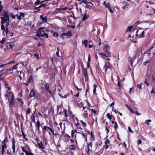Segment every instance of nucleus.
Instances as JSON below:
<instances>
[{
  "mask_svg": "<svg viewBox=\"0 0 155 155\" xmlns=\"http://www.w3.org/2000/svg\"><path fill=\"white\" fill-rule=\"evenodd\" d=\"M1 15L3 16V17H1L0 18L1 19V24H4L8 21L9 20V17L8 12L4 11L1 14Z\"/></svg>",
  "mask_w": 155,
  "mask_h": 155,
  "instance_id": "f257e3e1",
  "label": "nucleus"
},
{
  "mask_svg": "<svg viewBox=\"0 0 155 155\" xmlns=\"http://www.w3.org/2000/svg\"><path fill=\"white\" fill-rule=\"evenodd\" d=\"M110 46L108 45H106L104 47V51L108 55V57H110L111 55L109 51L110 49Z\"/></svg>",
  "mask_w": 155,
  "mask_h": 155,
  "instance_id": "f03ea898",
  "label": "nucleus"
},
{
  "mask_svg": "<svg viewBox=\"0 0 155 155\" xmlns=\"http://www.w3.org/2000/svg\"><path fill=\"white\" fill-rule=\"evenodd\" d=\"M15 143H16V142L14 138H13L12 140V148L13 150V153H16V152L18 150H17L16 151H15Z\"/></svg>",
  "mask_w": 155,
  "mask_h": 155,
  "instance_id": "7ed1b4c3",
  "label": "nucleus"
},
{
  "mask_svg": "<svg viewBox=\"0 0 155 155\" xmlns=\"http://www.w3.org/2000/svg\"><path fill=\"white\" fill-rule=\"evenodd\" d=\"M45 87L46 89V92H48L51 94H52V92L50 90V86L48 83H46L45 84Z\"/></svg>",
  "mask_w": 155,
  "mask_h": 155,
  "instance_id": "20e7f679",
  "label": "nucleus"
},
{
  "mask_svg": "<svg viewBox=\"0 0 155 155\" xmlns=\"http://www.w3.org/2000/svg\"><path fill=\"white\" fill-rule=\"evenodd\" d=\"M44 28V27H42L40 28H39L38 30V33L36 34V36H37L38 37H41V32H43V31H41V29Z\"/></svg>",
  "mask_w": 155,
  "mask_h": 155,
  "instance_id": "39448f33",
  "label": "nucleus"
},
{
  "mask_svg": "<svg viewBox=\"0 0 155 155\" xmlns=\"http://www.w3.org/2000/svg\"><path fill=\"white\" fill-rule=\"evenodd\" d=\"M41 127L42 128V133L43 134H45L46 132L48 131V130H49L50 128L47 126H44L43 127L41 126Z\"/></svg>",
  "mask_w": 155,
  "mask_h": 155,
  "instance_id": "423d86ee",
  "label": "nucleus"
},
{
  "mask_svg": "<svg viewBox=\"0 0 155 155\" xmlns=\"http://www.w3.org/2000/svg\"><path fill=\"white\" fill-rule=\"evenodd\" d=\"M87 68H85L83 70V74L84 75V77L85 79V81H86L87 79L88 78V76L87 75Z\"/></svg>",
  "mask_w": 155,
  "mask_h": 155,
  "instance_id": "0eeeda50",
  "label": "nucleus"
},
{
  "mask_svg": "<svg viewBox=\"0 0 155 155\" xmlns=\"http://www.w3.org/2000/svg\"><path fill=\"white\" fill-rule=\"evenodd\" d=\"M98 54L101 56V57L103 59H105V57H109L108 55H106L104 53L98 52Z\"/></svg>",
  "mask_w": 155,
  "mask_h": 155,
  "instance_id": "6e6552de",
  "label": "nucleus"
},
{
  "mask_svg": "<svg viewBox=\"0 0 155 155\" xmlns=\"http://www.w3.org/2000/svg\"><path fill=\"white\" fill-rule=\"evenodd\" d=\"M105 7L108 8V10L111 13H113L114 12L112 9L109 2L106 5H105Z\"/></svg>",
  "mask_w": 155,
  "mask_h": 155,
  "instance_id": "1a4fd4ad",
  "label": "nucleus"
},
{
  "mask_svg": "<svg viewBox=\"0 0 155 155\" xmlns=\"http://www.w3.org/2000/svg\"><path fill=\"white\" fill-rule=\"evenodd\" d=\"M40 18L42 20L43 22L47 23V19L46 18L47 17L46 16L45 17H43V15H41L40 17Z\"/></svg>",
  "mask_w": 155,
  "mask_h": 155,
  "instance_id": "9d476101",
  "label": "nucleus"
},
{
  "mask_svg": "<svg viewBox=\"0 0 155 155\" xmlns=\"http://www.w3.org/2000/svg\"><path fill=\"white\" fill-rule=\"evenodd\" d=\"M91 58L90 57V54H89L88 61L87 63V68H89L90 67V63L91 62Z\"/></svg>",
  "mask_w": 155,
  "mask_h": 155,
  "instance_id": "9b49d317",
  "label": "nucleus"
},
{
  "mask_svg": "<svg viewBox=\"0 0 155 155\" xmlns=\"http://www.w3.org/2000/svg\"><path fill=\"white\" fill-rule=\"evenodd\" d=\"M35 92L34 91V89H32V91L30 92L29 94V97H35Z\"/></svg>",
  "mask_w": 155,
  "mask_h": 155,
  "instance_id": "f8f14e48",
  "label": "nucleus"
},
{
  "mask_svg": "<svg viewBox=\"0 0 155 155\" xmlns=\"http://www.w3.org/2000/svg\"><path fill=\"white\" fill-rule=\"evenodd\" d=\"M38 144L39 147L42 149H44L45 147L43 146L44 144L42 142H40L38 143Z\"/></svg>",
  "mask_w": 155,
  "mask_h": 155,
  "instance_id": "ddd939ff",
  "label": "nucleus"
},
{
  "mask_svg": "<svg viewBox=\"0 0 155 155\" xmlns=\"http://www.w3.org/2000/svg\"><path fill=\"white\" fill-rule=\"evenodd\" d=\"M37 124H36L35 126L36 127H37V129L38 130V132H39L40 130V123L39 120H38L37 121L36 123Z\"/></svg>",
  "mask_w": 155,
  "mask_h": 155,
  "instance_id": "4468645a",
  "label": "nucleus"
},
{
  "mask_svg": "<svg viewBox=\"0 0 155 155\" xmlns=\"http://www.w3.org/2000/svg\"><path fill=\"white\" fill-rule=\"evenodd\" d=\"M89 17V15H87V14H85L83 16L82 21H85L86 19H87Z\"/></svg>",
  "mask_w": 155,
  "mask_h": 155,
  "instance_id": "2eb2a0df",
  "label": "nucleus"
},
{
  "mask_svg": "<svg viewBox=\"0 0 155 155\" xmlns=\"http://www.w3.org/2000/svg\"><path fill=\"white\" fill-rule=\"evenodd\" d=\"M82 44L84 45L85 47L87 48V47L88 41L87 40L85 39L84 41H82Z\"/></svg>",
  "mask_w": 155,
  "mask_h": 155,
  "instance_id": "dca6fc26",
  "label": "nucleus"
},
{
  "mask_svg": "<svg viewBox=\"0 0 155 155\" xmlns=\"http://www.w3.org/2000/svg\"><path fill=\"white\" fill-rule=\"evenodd\" d=\"M35 111L34 112V113L32 115L31 117V119L33 122V123H35V116L34 115V114L35 113Z\"/></svg>",
  "mask_w": 155,
  "mask_h": 155,
  "instance_id": "f3484780",
  "label": "nucleus"
},
{
  "mask_svg": "<svg viewBox=\"0 0 155 155\" xmlns=\"http://www.w3.org/2000/svg\"><path fill=\"white\" fill-rule=\"evenodd\" d=\"M15 105L14 101H9V106L11 108L12 107H13V105Z\"/></svg>",
  "mask_w": 155,
  "mask_h": 155,
  "instance_id": "a211bd4d",
  "label": "nucleus"
},
{
  "mask_svg": "<svg viewBox=\"0 0 155 155\" xmlns=\"http://www.w3.org/2000/svg\"><path fill=\"white\" fill-rule=\"evenodd\" d=\"M34 9L35 10L34 12H38L39 11L41 10L40 8L39 7H35L34 8Z\"/></svg>",
  "mask_w": 155,
  "mask_h": 155,
  "instance_id": "6ab92c4d",
  "label": "nucleus"
},
{
  "mask_svg": "<svg viewBox=\"0 0 155 155\" xmlns=\"http://www.w3.org/2000/svg\"><path fill=\"white\" fill-rule=\"evenodd\" d=\"M43 33L42 34L41 33V37H45V38H48V35L47 34H46L43 31Z\"/></svg>",
  "mask_w": 155,
  "mask_h": 155,
  "instance_id": "aec40b11",
  "label": "nucleus"
},
{
  "mask_svg": "<svg viewBox=\"0 0 155 155\" xmlns=\"http://www.w3.org/2000/svg\"><path fill=\"white\" fill-rule=\"evenodd\" d=\"M66 36H68V37L71 36V32L70 31H68L67 33H66Z\"/></svg>",
  "mask_w": 155,
  "mask_h": 155,
  "instance_id": "412c9836",
  "label": "nucleus"
},
{
  "mask_svg": "<svg viewBox=\"0 0 155 155\" xmlns=\"http://www.w3.org/2000/svg\"><path fill=\"white\" fill-rule=\"evenodd\" d=\"M133 27V26H130L128 27V28L126 30L127 31H130Z\"/></svg>",
  "mask_w": 155,
  "mask_h": 155,
  "instance_id": "4be33fe9",
  "label": "nucleus"
},
{
  "mask_svg": "<svg viewBox=\"0 0 155 155\" xmlns=\"http://www.w3.org/2000/svg\"><path fill=\"white\" fill-rule=\"evenodd\" d=\"M94 90H93V93L94 94H95V93L96 91V88L97 87V85L95 84L93 85Z\"/></svg>",
  "mask_w": 155,
  "mask_h": 155,
  "instance_id": "5701e85b",
  "label": "nucleus"
},
{
  "mask_svg": "<svg viewBox=\"0 0 155 155\" xmlns=\"http://www.w3.org/2000/svg\"><path fill=\"white\" fill-rule=\"evenodd\" d=\"M128 59H129V61L130 62L131 66H132L133 63V61L132 58L131 57H129L128 58Z\"/></svg>",
  "mask_w": 155,
  "mask_h": 155,
  "instance_id": "b1692460",
  "label": "nucleus"
},
{
  "mask_svg": "<svg viewBox=\"0 0 155 155\" xmlns=\"http://www.w3.org/2000/svg\"><path fill=\"white\" fill-rule=\"evenodd\" d=\"M70 148L71 150H75L76 149V147L74 145H72L70 146Z\"/></svg>",
  "mask_w": 155,
  "mask_h": 155,
  "instance_id": "393cba45",
  "label": "nucleus"
},
{
  "mask_svg": "<svg viewBox=\"0 0 155 155\" xmlns=\"http://www.w3.org/2000/svg\"><path fill=\"white\" fill-rule=\"evenodd\" d=\"M33 77L31 76H30L29 78V79L28 80V82L29 83H31V81H32L33 80Z\"/></svg>",
  "mask_w": 155,
  "mask_h": 155,
  "instance_id": "a878e982",
  "label": "nucleus"
},
{
  "mask_svg": "<svg viewBox=\"0 0 155 155\" xmlns=\"http://www.w3.org/2000/svg\"><path fill=\"white\" fill-rule=\"evenodd\" d=\"M31 111V109L30 108H27V110L26 111V115H27H27L28 114L30 113Z\"/></svg>",
  "mask_w": 155,
  "mask_h": 155,
  "instance_id": "bb28decb",
  "label": "nucleus"
},
{
  "mask_svg": "<svg viewBox=\"0 0 155 155\" xmlns=\"http://www.w3.org/2000/svg\"><path fill=\"white\" fill-rule=\"evenodd\" d=\"M144 83L146 84L147 86H149V84L148 82V81L147 78H146L144 81Z\"/></svg>",
  "mask_w": 155,
  "mask_h": 155,
  "instance_id": "cd10ccee",
  "label": "nucleus"
},
{
  "mask_svg": "<svg viewBox=\"0 0 155 155\" xmlns=\"http://www.w3.org/2000/svg\"><path fill=\"white\" fill-rule=\"evenodd\" d=\"M4 24H1V29L3 31H5V28L4 25Z\"/></svg>",
  "mask_w": 155,
  "mask_h": 155,
  "instance_id": "c85d7f7f",
  "label": "nucleus"
},
{
  "mask_svg": "<svg viewBox=\"0 0 155 155\" xmlns=\"http://www.w3.org/2000/svg\"><path fill=\"white\" fill-rule=\"evenodd\" d=\"M107 117L110 120L112 119L111 116L109 113H108L107 114Z\"/></svg>",
  "mask_w": 155,
  "mask_h": 155,
  "instance_id": "c756f323",
  "label": "nucleus"
},
{
  "mask_svg": "<svg viewBox=\"0 0 155 155\" xmlns=\"http://www.w3.org/2000/svg\"><path fill=\"white\" fill-rule=\"evenodd\" d=\"M6 147V145H2V150H5Z\"/></svg>",
  "mask_w": 155,
  "mask_h": 155,
  "instance_id": "7c9ffc66",
  "label": "nucleus"
},
{
  "mask_svg": "<svg viewBox=\"0 0 155 155\" xmlns=\"http://www.w3.org/2000/svg\"><path fill=\"white\" fill-rule=\"evenodd\" d=\"M142 83H141L140 84H137V88L140 89H142Z\"/></svg>",
  "mask_w": 155,
  "mask_h": 155,
  "instance_id": "2f4dec72",
  "label": "nucleus"
},
{
  "mask_svg": "<svg viewBox=\"0 0 155 155\" xmlns=\"http://www.w3.org/2000/svg\"><path fill=\"white\" fill-rule=\"evenodd\" d=\"M46 7V4L45 3L42 4H41L39 7L40 8L42 7H43L44 8H45Z\"/></svg>",
  "mask_w": 155,
  "mask_h": 155,
  "instance_id": "473e14b6",
  "label": "nucleus"
},
{
  "mask_svg": "<svg viewBox=\"0 0 155 155\" xmlns=\"http://www.w3.org/2000/svg\"><path fill=\"white\" fill-rule=\"evenodd\" d=\"M21 148H22V150L24 152H25V153L27 154V153L28 152V151L26 150H25L24 147H21Z\"/></svg>",
  "mask_w": 155,
  "mask_h": 155,
  "instance_id": "72a5a7b5",
  "label": "nucleus"
},
{
  "mask_svg": "<svg viewBox=\"0 0 155 155\" xmlns=\"http://www.w3.org/2000/svg\"><path fill=\"white\" fill-rule=\"evenodd\" d=\"M92 143L91 142H90L87 143V147H89V146H90L91 148L92 147Z\"/></svg>",
  "mask_w": 155,
  "mask_h": 155,
  "instance_id": "f704fd0d",
  "label": "nucleus"
},
{
  "mask_svg": "<svg viewBox=\"0 0 155 155\" xmlns=\"http://www.w3.org/2000/svg\"><path fill=\"white\" fill-rule=\"evenodd\" d=\"M40 4H41V2L39 0H37V1L35 3V5H39Z\"/></svg>",
  "mask_w": 155,
  "mask_h": 155,
  "instance_id": "c9c22d12",
  "label": "nucleus"
},
{
  "mask_svg": "<svg viewBox=\"0 0 155 155\" xmlns=\"http://www.w3.org/2000/svg\"><path fill=\"white\" fill-rule=\"evenodd\" d=\"M114 127L115 129H117L118 128V125L117 124V122H116V123H115L114 124Z\"/></svg>",
  "mask_w": 155,
  "mask_h": 155,
  "instance_id": "e433bc0d",
  "label": "nucleus"
},
{
  "mask_svg": "<svg viewBox=\"0 0 155 155\" xmlns=\"http://www.w3.org/2000/svg\"><path fill=\"white\" fill-rule=\"evenodd\" d=\"M17 64H15V65H14V66H13L12 67V69H13V70H15V69H16L17 68Z\"/></svg>",
  "mask_w": 155,
  "mask_h": 155,
  "instance_id": "4c0bfd02",
  "label": "nucleus"
},
{
  "mask_svg": "<svg viewBox=\"0 0 155 155\" xmlns=\"http://www.w3.org/2000/svg\"><path fill=\"white\" fill-rule=\"evenodd\" d=\"M56 55L59 57H60V56L59 55V49L57 47V51L56 53Z\"/></svg>",
  "mask_w": 155,
  "mask_h": 155,
  "instance_id": "58836bf2",
  "label": "nucleus"
},
{
  "mask_svg": "<svg viewBox=\"0 0 155 155\" xmlns=\"http://www.w3.org/2000/svg\"><path fill=\"white\" fill-rule=\"evenodd\" d=\"M53 35L54 36H56V37H58V34L56 32H54L53 34Z\"/></svg>",
  "mask_w": 155,
  "mask_h": 155,
  "instance_id": "ea45409f",
  "label": "nucleus"
},
{
  "mask_svg": "<svg viewBox=\"0 0 155 155\" xmlns=\"http://www.w3.org/2000/svg\"><path fill=\"white\" fill-rule=\"evenodd\" d=\"M110 143V141L108 139L106 140L105 142V143L106 145H107V144H109Z\"/></svg>",
  "mask_w": 155,
  "mask_h": 155,
  "instance_id": "a19ab883",
  "label": "nucleus"
},
{
  "mask_svg": "<svg viewBox=\"0 0 155 155\" xmlns=\"http://www.w3.org/2000/svg\"><path fill=\"white\" fill-rule=\"evenodd\" d=\"M129 110L131 113L133 114H134L135 113V111L132 108H131L130 109H129Z\"/></svg>",
  "mask_w": 155,
  "mask_h": 155,
  "instance_id": "79ce46f5",
  "label": "nucleus"
},
{
  "mask_svg": "<svg viewBox=\"0 0 155 155\" xmlns=\"http://www.w3.org/2000/svg\"><path fill=\"white\" fill-rule=\"evenodd\" d=\"M80 122L81 123V124L84 125V126L86 127V124L85 122H84L83 121H82V120H81Z\"/></svg>",
  "mask_w": 155,
  "mask_h": 155,
  "instance_id": "37998d69",
  "label": "nucleus"
},
{
  "mask_svg": "<svg viewBox=\"0 0 155 155\" xmlns=\"http://www.w3.org/2000/svg\"><path fill=\"white\" fill-rule=\"evenodd\" d=\"M88 115V114L87 113V111L86 110L84 111V116L85 117H87Z\"/></svg>",
  "mask_w": 155,
  "mask_h": 155,
  "instance_id": "c03bdc74",
  "label": "nucleus"
},
{
  "mask_svg": "<svg viewBox=\"0 0 155 155\" xmlns=\"http://www.w3.org/2000/svg\"><path fill=\"white\" fill-rule=\"evenodd\" d=\"M128 131L131 132V133H133V131L132 130L131 127H128Z\"/></svg>",
  "mask_w": 155,
  "mask_h": 155,
  "instance_id": "a18cd8bd",
  "label": "nucleus"
},
{
  "mask_svg": "<svg viewBox=\"0 0 155 155\" xmlns=\"http://www.w3.org/2000/svg\"><path fill=\"white\" fill-rule=\"evenodd\" d=\"M5 41V38H3L2 40L0 41V43L2 44H3L4 42Z\"/></svg>",
  "mask_w": 155,
  "mask_h": 155,
  "instance_id": "49530a36",
  "label": "nucleus"
},
{
  "mask_svg": "<svg viewBox=\"0 0 155 155\" xmlns=\"http://www.w3.org/2000/svg\"><path fill=\"white\" fill-rule=\"evenodd\" d=\"M25 15V14L22 13V12H20V15L21 16V17H24V15Z\"/></svg>",
  "mask_w": 155,
  "mask_h": 155,
  "instance_id": "de8ad7c7",
  "label": "nucleus"
},
{
  "mask_svg": "<svg viewBox=\"0 0 155 155\" xmlns=\"http://www.w3.org/2000/svg\"><path fill=\"white\" fill-rule=\"evenodd\" d=\"M2 2L1 1H0V10H2L3 8V5H1Z\"/></svg>",
  "mask_w": 155,
  "mask_h": 155,
  "instance_id": "09e8293b",
  "label": "nucleus"
},
{
  "mask_svg": "<svg viewBox=\"0 0 155 155\" xmlns=\"http://www.w3.org/2000/svg\"><path fill=\"white\" fill-rule=\"evenodd\" d=\"M6 138V137L2 141V145H6L5 143V140Z\"/></svg>",
  "mask_w": 155,
  "mask_h": 155,
  "instance_id": "8fccbe9b",
  "label": "nucleus"
},
{
  "mask_svg": "<svg viewBox=\"0 0 155 155\" xmlns=\"http://www.w3.org/2000/svg\"><path fill=\"white\" fill-rule=\"evenodd\" d=\"M26 155H35L33 153L31 152H30L28 151L27 154H26Z\"/></svg>",
  "mask_w": 155,
  "mask_h": 155,
  "instance_id": "3c124183",
  "label": "nucleus"
},
{
  "mask_svg": "<svg viewBox=\"0 0 155 155\" xmlns=\"http://www.w3.org/2000/svg\"><path fill=\"white\" fill-rule=\"evenodd\" d=\"M74 130H71V137L73 138H74Z\"/></svg>",
  "mask_w": 155,
  "mask_h": 155,
  "instance_id": "603ef678",
  "label": "nucleus"
},
{
  "mask_svg": "<svg viewBox=\"0 0 155 155\" xmlns=\"http://www.w3.org/2000/svg\"><path fill=\"white\" fill-rule=\"evenodd\" d=\"M74 86L76 88L77 90L78 91V90H82V89H81V88H78V87L77 86H76L74 84Z\"/></svg>",
  "mask_w": 155,
  "mask_h": 155,
  "instance_id": "864d4df0",
  "label": "nucleus"
},
{
  "mask_svg": "<svg viewBox=\"0 0 155 155\" xmlns=\"http://www.w3.org/2000/svg\"><path fill=\"white\" fill-rule=\"evenodd\" d=\"M9 20L7 21V22H6V28H8V26L9 25Z\"/></svg>",
  "mask_w": 155,
  "mask_h": 155,
  "instance_id": "5fc2aeb1",
  "label": "nucleus"
},
{
  "mask_svg": "<svg viewBox=\"0 0 155 155\" xmlns=\"http://www.w3.org/2000/svg\"><path fill=\"white\" fill-rule=\"evenodd\" d=\"M144 34V31H143L141 34V35L139 36V37H144V36H143V35Z\"/></svg>",
  "mask_w": 155,
  "mask_h": 155,
  "instance_id": "6e6d98bb",
  "label": "nucleus"
},
{
  "mask_svg": "<svg viewBox=\"0 0 155 155\" xmlns=\"http://www.w3.org/2000/svg\"><path fill=\"white\" fill-rule=\"evenodd\" d=\"M105 130L107 131L106 133L107 134V135L108 133H109L110 131H109V130L107 129V126H106V127H105Z\"/></svg>",
  "mask_w": 155,
  "mask_h": 155,
  "instance_id": "4d7b16f0",
  "label": "nucleus"
},
{
  "mask_svg": "<svg viewBox=\"0 0 155 155\" xmlns=\"http://www.w3.org/2000/svg\"><path fill=\"white\" fill-rule=\"evenodd\" d=\"M49 130L51 132V133L53 134L54 133V130L51 128H50V129H49Z\"/></svg>",
  "mask_w": 155,
  "mask_h": 155,
  "instance_id": "13d9d810",
  "label": "nucleus"
},
{
  "mask_svg": "<svg viewBox=\"0 0 155 155\" xmlns=\"http://www.w3.org/2000/svg\"><path fill=\"white\" fill-rule=\"evenodd\" d=\"M142 143V141L141 140H139L138 141L137 144L139 145V144H141Z\"/></svg>",
  "mask_w": 155,
  "mask_h": 155,
  "instance_id": "bf43d9fd",
  "label": "nucleus"
},
{
  "mask_svg": "<svg viewBox=\"0 0 155 155\" xmlns=\"http://www.w3.org/2000/svg\"><path fill=\"white\" fill-rule=\"evenodd\" d=\"M151 120H150V119H149L148 120H147L146 121L147 122V123H146V124H148V125H149V124L148 123V122H151Z\"/></svg>",
  "mask_w": 155,
  "mask_h": 155,
  "instance_id": "052dcab7",
  "label": "nucleus"
},
{
  "mask_svg": "<svg viewBox=\"0 0 155 155\" xmlns=\"http://www.w3.org/2000/svg\"><path fill=\"white\" fill-rule=\"evenodd\" d=\"M134 114H135L137 115H141V114L139 113L137 111H135Z\"/></svg>",
  "mask_w": 155,
  "mask_h": 155,
  "instance_id": "680f3d73",
  "label": "nucleus"
},
{
  "mask_svg": "<svg viewBox=\"0 0 155 155\" xmlns=\"http://www.w3.org/2000/svg\"><path fill=\"white\" fill-rule=\"evenodd\" d=\"M63 36H66V33H62L61 35H60V36L61 37H62Z\"/></svg>",
  "mask_w": 155,
  "mask_h": 155,
  "instance_id": "e2e57ef3",
  "label": "nucleus"
},
{
  "mask_svg": "<svg viewBox=\"0 0 155 155\" xmlns=\"http://www.w3.org/2000/svg\"><path fill=\"white\" fill-rule=\"evenodd\" d=\"M149 54V55H150V51H146L145 53H144V54Z\"/></svg>",
  "mask_w": 155,
  "mask_h": 155,
  "instance_id": "0e129e2a",
  "label": "nucleus"
},
{
  "mask_svg": "<svg viewBox=\"0 0 155 155\" xmlns=\"http://www.w3.org/2000/svg\"><path fill=\"white\" fill-rule=\"evenodd\" d=\"M91 111L92 112L94 113V114H96L97 113V111L94 109H92L91 110Z\"/></svg>",
  "mask_w": 155,
  "mask_h": 155,
  "instance_id": "69168bd1",
  "label": "nucleus"
},
{
  "mask_svg": "<svg viewBox=\"0 0 155 155\" xmlns=\"http://www.w3.org/2000/svg\"><path fill=\"white\" fill-rule=\"evenodd\" d=\"M14 95L13 94L12 96V98L11 99V101H14Z\"/></svg>",
  "mask_w": 155,
  "mask_h": 155,
  "instance_id": "338daca9",
  "label": "nucleus"
},
{
  "mask_svg": "<svg viewBox=\"0 0 155 155\" xmlns=\"http://www.w3.org/2000/svg\"><path fill=\"white\" fill-rule=\"evenodd\" d=\"M82 3H84L85 4H86L87 3L86 0H82Z\"/></svg>",
  "mask_w": 155,
  "mask_h": 155,
  "instance_id": "774afa93",
  "label": "nucleus"
}]
</instances>
